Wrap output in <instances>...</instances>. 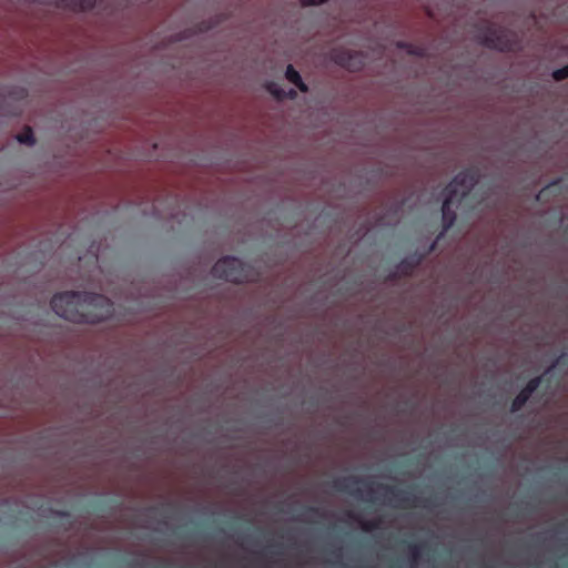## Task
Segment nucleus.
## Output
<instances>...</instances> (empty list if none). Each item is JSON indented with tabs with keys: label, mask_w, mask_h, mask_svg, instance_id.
<instances>
[{
	"label": "nucleus",
	"mask_w": 568,
	"mask_h": 568,
	"mask_svg": "<svg viewBox=\"0 0 568 568\" xmlns=\"http://www.w3.org/2000/svg\"><path fill=\"white\" fill-rule=\"evenodd\" d=\"M48 4L71 11H89L94 8L95 0H42Z\"/></svg>",
	"instance_id": "obj_8"
},
{
	"label": "nucleus",
	"mask_w": 568,
	"mask_h": 568,
	"mask_svg": "<svg viewBox=\"0 0 568 568\" xmlns=\"http://www.w3.org/2000/svg\"><path fill=\"white\" fill-rule=\"evenodd\" d=\"M481 43L489 48L503 52L514 51L516 47V40L514 34L505 29L489 26L481 34Z\"/></svg>",
	"instance_id": "obj_5"
},
{
	"label": "nucleus",
	"mask_w": 568,
	"mask_h": 568,
	"mask_svg": "<svg viewBox=\"0 0 568 568\" xmlns=\"http://www.w3.org/2000/svg\"><path fill=\"white\" fill-rule=\"evenodd\" d=\"M423 548H424V545H422V544H409L408 545V550H409V554L414 561H417L420 558Z\"/></svg>",
	"instance_id": "obj_13"
},
{
	"label": "nucleus",
	"mask_w": 568,
	"mask_h": 568,
	"mask_svg": "<svg viewBox=\"0 0 568 568\" xmlns=\"http://www.w3.org/2000/svg\"><path fill=\"white\" fill-rule=\"evenodd\" d=\"M307 511L312 514H318V508L316 507H307Z\"/></svg>",
	"instance_id": "obj_22"
},
{
	"label": "nucleus",
	"mask_w": 568,
	"mask_h": 568,
	"mask_svg": "<svg viewBox=\"0 0 568 568\" xmlns=\"http://www.w3.org/2000/svg\"><path fill=\"white\" fill-rule=\"evenodd\" d=\"M18 141L23 144L33 145L36 143V139L31 128L27 126L22 133L18 136Z\"/></svg>",
	"instance_id": "obj_12"
},
{
	"label": "nucleus",
	"mask_w": 568,
	"mask_h": 568,
	"mask_svg": "<svg viewBox=\"0 0 568 568\" xmlns=\"http://www.w3.org/2000/svg\"><path fill=\"white\" fill-rule=\"evenodd\" d=\"M429 503H430V499H426V500H425V505H424V506H425V507H426V506H428V504H429Z\"/></svg>",
	"instance_id": "obj_25"
},
{
	"label": "nucleus",
	"mask_w": 568,
	"mask_h": 568,
	"mask_svg": "<svg viewBox=\"0 0 568 568\" xmlns=\"http://www.w3.org/2000/svg\"><path fill=\"white\" fill-rule=\"evenodd\" d=\"M555 185L556 184H551V185H548V186L544 187L542 190H540V192L537 195V200L538 201H542L547 196V194L549 193L550 189L552 186H555Z\"/></svg>",
	"instance_id": "obj_19"
},
{
	"label": "nucleus",
	"mask_w": 568,
	"mask_h": 568,
	"mask_svg": "<svg viewBox=\"0 0 568 568\" xmlns=\"http://www.w3.org/2000/svg\"><path fill=\"white\" fill-rule=\"evenodd\" d=\"M379 525H381V521L377 520V519H374V520H366V521H362L361 523V527L364 531H373L377 528H379Z\"/></svg>",
	"instance_id": "obj_14"
},
{
	"label": "nucleus",
	"mask_w": 568,
	"mask_h": 568,
	"mask_svg": "<svg viewBox=\"0 0 568 568\" xmlns=\"http://www.w3.org/2000/svg\"><path fill=\"white\" fill-rule=\"evenodd\" d=\"M544 381V375L537 376L528 381L526 386L518 393L510 404V412H519L526 403L529 400L531 395L538 389Z\"/></svg>",
	"instance_id": "obj_7"
},
{
	"label": "nucleus",
	"mask_w": 568,
	"mask_h": 568,
	"mask_svg": "<svg viewBox=\"0 0 568 568\" xmlns=\"http://www.w3.org/2000/svg\"><path fill=\"white\" fill-rule=\"evenodd\" d=\"M397 47L402 50H405L410 55L424 57V54H425L423 48L414 45L408 42L399 41L397 43Z\"/></svg>",
	"instance_id": "obj_11"
},
{
	"label": "nucleus",
	"mask_w": 568,
	"mask_h": 568,
	"mask_svg": "<svg viewBox=\"0 0 568 568\" xmlns=\"http://www.w3.org/2000/svg\"><path fill=\"white\" fill-rule=\"evenodd\" d=\"M52 311L60 317L78 323L94 324L110 318L114 307L110 298L88 292H62L53 295Z\"/></svg>",
	"instance_id": "obj_2"
},
{
	"label": "nucleus",
	"mask_w": 568,
	"mask_h": 568,
	"mask_svg": "<svg viewBox=\"0 0 568 568\" xmlns=\"http://www.w3.org/2000/svg\"><path fill=\"white\" fill-rule=\"evenodd\" d=\"M365 485L373 493L372 486L376 485L378 489L385 491V495L389 497V503L397 508H410L417 505L418 498L414 496L409 490L398 488L396 486L385 484H374L366 481L357 476H344L333 480L332 486L335 490L348 494L355 498H362V489L358 485Z\"/></svg>",
	"instance_id": "obj_3"
},
{
	"label": "nucleus",
	"mask_w": 568,
	"mask_h": 568,
	"mask_svg": "<svg viewBox=\"0 0 568 568\" xmlns=\"http://www.w3.org/2000/svg\"><path fill=\"white\" fill-rule=\"evenodd\" d=\"M288 95H290V98H294L296 95V92L293 89H291L288 91Z\"/></svg>",
	"instance_id": "obj_24"
},
{
	"label": "nucleus",
	"mask_w": 568,
	"mask_h": 568,
	"mask_svg": "<svg viewBox=\"0 0 568 568\" xmlns=\"http://www.w3.org/2000/svg\"><path fill=\"white\" fill-rule=\"evenodd\" d=\"M212 275L232 283L253 282L257 276L251 266L233 256L220 258L212 267Z\"/></svg>",
	"instance_id": "obj_4"
},
{
	"label": "nucleus",
	"mask_w": 568,
	"mask_h": 568,
	"mask_svg": "<svg viewBox=\"0 0 568 568\" xmlns=\"http://www.w3.org/2000/svg\"><path fill=\"white\" fill-rule=\"evenodd\" d=\"M566 364V354L562 353L556 361L544 372V377L555 369L558 365Z\"/></svg>",
	"instance_id": "obj_16"
},
{
	"label": "nucleus",
	"mask_w": 568,
	"mask_h": 568,
	"mask_svg": "<svg viewBox=\"0 0 568 568\" xmlns=\"http://www.w3.org/2000/svg\"><path fill=\"white\" fill-rule=\"evenodd\" d=\"M285 78L287 81L293 83L295 87L300 89L301 92H307L308 88L303 82L301 74L298 71L295 70V68L292 64H288L285 71Z\"/></svg>",
	"instance_id": "obj_9"
},
{
	"label": "nucleus",
	"mask_w": 568,
	"mask_h": 568,
	"mask_svg": "<svg viewBox=\"0 0 568 568\" xmlns=\"http://www.w3.org/2000/svg\"><path fill=\"white\" fill-rule=\"evenodd\" d=\"M328 0H300L301 4L303 7H312V6H320V4H323L325 2H327Z\"/></svg>",
	"instance_id": "obj_17"
},
{
	"label": "nucleus",
	"mask_w": 568,
	"mask_h": 568,
	"mask_svg": "<svg viewBox=\"0 0 568 568\" xmlns=\"http://www.w3.org/2000/svg\"><path fill=\"white\" fill-rule=\"evenodd\" d=\"M552 78L556 81H562L565 79H568V64L562 67V68H559V69L555 70L552 72Z\"/></svg>",
	"instance_id": "obj_15"
},
{
	"label": "nucleus",
	"mask_w": 568,
	"mask_h": 568,
	"mask_svg": "<svg viewBox=\"0 0 568 568\" xmlns=\"http://www.w3.org/2000/svg\"><path fill=\"white\" fill-rule=\"evenodd\" d=\"M271 92L277 98V99H283L284 97H286V92L284 90H271Z\"/></svg>",
	"instance_id": "obj_20"
},
{
	"label": "nucleus",
	"mask_w": 568,
	"mask_h": 568,
	"mask_svg": "<svg viewBox=\"0 0 568 568\" xmlns=\"http://www.w3.org/2000/svg\"><path fill=\"white\" fill-rule=\"evenodd\" d=\"M50 513L54 516H58V517H61V518H65L68 520H70V513L67 511V510H54V509H50Z\"/></svg>",
	"instance_id": "obj_18"
},
{
	"label": "nucleus",
	"mask_w": 568,
	"mask_h": 568,
	"mask_svg": "<svg viewBox=\"0 0 568 568\" xmlns=\"http://www.w3.org/2000/svg\"><path fill=\"white\" fill-rule=\"evenodd\" d=\"M16 95H17L16 99L24 98V91L21 90V91L17 92Z\"/></svg>",
	"instance_id": "obj_23"
},
{
	"label": "nucleus",
	"mask_w": 568,
	"mask_h": 568,
	"mask_svg": "<svg viewBox=\"0 0 568 568\" xmlns=\"http://www.w3.org/2000/svg\"><path fill=\"white\" fill-rule=\"evenodd\" d=\"M478 180L479 171L475 168H469L459 172L444 189V202L442 205L443 230L437 235L436 241L429 246L427 254L435 250L437 241L454 225L457 217L456 210L471 211L483 204L485 197H478L477 193L474 191ZM425 256L426 253L419 254L415 252L403 258L396 266L393 276H412Z\"/></svg>",
	"instance_id": "obj_1"
},
{
	"label": "nucleus",
	"mask_w": 568,
	"mask_h": 568,
	"mask_svg": "<svg viewBox=\"0 0 568 568\" xmlns=\"http://www.w3.org/2000/svg\"><path fill=\"white\" fill-rule=\"evenodd\" d=\"M277 548H278L277 546H271L267 548V551L272 555H281L282 551H280Z\"/></svg>",
	"instance_id": "obj_21"
},
{
	"label": "nucleus",
	"mask_w": 568,
	"mask_h": 568,
	"mask_svg": "<svg viewBox=\"0 0 568 568\" xmlns=\"http://www.w3.org/2000/svg\"><path fill=\"white\" fill-rule=\"evenodd\" d=\"M11 95L10 92H8ZM7 101V91L0 87V116H16L19 114L18 111L8 109L6 105Z\"/></svg>",
	"instance_id": "obj_10"
},
{
	"label": "nucleus",
	"mask_w": 568,
	"mask_h": 568,
	"mask_svg": "<svg viewBox=\"0 0 568 568\" xmlns=\"http://www.w3.org/2000/svg\"><path fill=\"white\" fill-rule=\"evenodd\" d=\"M333 60L336 64L355 72L365 65L366 57L358 51L342 49L333 52Z\"/></svg>",
	"instance_id": "obj_6"
}]
</instances>
